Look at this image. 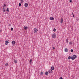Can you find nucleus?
<instances>
[{
    "mask_svg": "<svg viewBox=\"0 0 79 79\" xmlns=\"http://www.w3.org/2000/svg\"><path fill=\"white\" fill-rule=\"evenodd\" d=\"M0 32H2V30L1 29H0Z\"/></svg>",
    "mask_w": 79,
    "mask_h": 79,
    "instance_id": "2f4dec72",
    "label": "nucleus"
},
{
    "mask_svg": "<svg viewBox=\"0 0 79 79\" xmlns=\"http://www.w3.org/2000/svg\"><path fill=\"white\" fill-rule=\"evenodd\" d=\"M52 48L53 49H55V47H53V48Z\"/></svg>",
    "mask_w": 79,
    "mask_h": 79,
    "instance_id": "7c9ffc66",
    "label": "nucleus"
},
{
    "mask_svg": "<svg viewBox=\"0 0 79 79\" xmlns=\"http://www.w3.org/2000/svg\"><path fill=\"white\" fill-rule=\"evenodd\" d=\"M77 20H78L77 19Z\"/></svg>",
    "mask_w": 79,
    "mask_h": 79,
    "instance_id": "f704fd0d",
    "label": "nucleus"
},
{
    "mask_svg": "<svg viewBox=\"0 0 79 79\" xmlns=\"http://www.w3.org/2000/svg\"><path fill=\"white\" fill-rule=\"evenodd\" d=\"M32 59H31L30 60L29 63L30 64H31V63H32Z\"/></svg>",
    "mask_w": 79,
    "mask_h": 79,
    "instance_id": "4468645a",
    "label": "nucleus"
},
{
    "mask_svg": "<svg viewBox=\"0 0 79 79\" xmlns=\"http://www.w3.org/2000/svg\"><path fill=\"white\" fill-rule=\"evenodd\" d=\"M14 61L15 63H17V60H14Z\"/></svg>",
    "mask_w": 79,
    "mask_h": 79,
    "instance_id": "aec40b11",
    "label": "nucleus"
},
{
    "mask_svg": "<svg viewBox=\"0 0 79 79\" xmlns=\"http://www.w3.org/2000/svg\"><path fill=\"white\" fill-rule=\"evenodd\" d=\"M51 69L52 70H54L55 69V68L54 67H52L51 68Z\"/></svg>",
    "mask_w": 79,
    "mask_h": 79,
    "instance_id": "9b49d317",
    "label": "nucleus"
},
{
    "mask_svg": "<svg viewBox=\"0 0 79 79\" xmlns=\"http://www.w3.org/2000/svg\"><path fill=\"white\" fill-rule=\"evenodd\" d=\"M68 59H69V60H70V59L71 58V56H69L68 57Z\"/></svg>",
    "mask_w": 79,
    "mask_h": 79,
    "instance_id": "6ab92c4d",
    "label": "nucleus"
},
{
    "mask_svg": "<svg viewBox=\"0 0 79 79\" xmlns=\"http://www.w3.org/2000/svg\"><path fill=\"white\" fill-rule=\"evenodd\" d=\"M48 72L49 73H53V71L52 69H50L49 70Z\"/></svg>",
    "mask_w": 79,
    "mask_h": 79,
    "instance_id": "39448f33",
    "label": "nucleus"
},
{
    "mask_svg": "<svg viewBox=\"0 0 79 79\" xmlns=\"http://www.w3.org/2000/svg\"><path fill=\"white\" fill-rule=\"evenodd\" d=\"M77 58V56L76 55H73L71 57V59L72 60H74V59H76Z\"/></svg>",
    "mask_w": 79,
    "mask_h": 79,
    "instance_id": "f257e3e1",
    "label": "nucleus"
},
{
    "mask_svg": "<svg viewBox=\"0 0 79 79\" xmlns=\"http://www.w3.org/2000/svg\"><path fill=\"white\" fill-rule=\"evenodd\" d=\"M3 12H4L5 11V9L4 7H3Z\"/></svg>",
    "mask_w": 79,
    "mask_h": 79,
    "instance_id": "2eb2a0df",
    "label": "nucleus"
},
{
    "mask_svg": "<svg viewBox=\"0 0 79 79\" xmlns=\"http://www.w3.org/2000/svg\"><path fill=\"white\" fill-rule=\"evenodd\" d=\"M12 45H15L16 44V42L15 41H13L12 42Z\"/></svg>",
    "mask_w": 79,
    "mask_h": 79,
    "instance_id": "423d86ee",
    "label": "nucleus"
},
{
    "mask_svg": "<svg viewBox=\"0 0 79 79\" xmlns=\"http://www.w3.org/2000/svg\"><path fill=\"white\" fill-rule=\"evenodd\" d=\"M71 52H73V49H71Z\"/></svg>",
    "mask_w": 79,
    "mask_h": 79,
    "instance_id": "bb28decb",
    "label": "nucleus"
},
{
    "mask_svg": "<svg viewBox=\"0 0 79 79\" xmlns=\"http://www.w3.org/2000/svg\"><path fill=\"white\" fill-rule=\"evenodd\" d=\"M70 3H71L72 2V0H70Z\"/></svg>",
    "mask_w": 79,
    "mask_h": 79,
    "instance_id": "c756f323",
    "label": "nucleus"
},
{
    "mask_svg": "<svg viewBox=\"0 0 79 79\" xmlns=\"http://www.w3.org/2000/svg\"><path fill=\"white\" fill-rule=\"evenodd\" d=\"M56 29L55 28H54L53 30V31H54V32H56Z\"/></svg>",
    "mask_w": 79,
    "mask_h": 79,
    "instance_id": "f3484780",
    "label": "nucleus"
},
{
    "mask_svg": "<svg viewBox=\"0 0 79 79\" xmlns=\"http://www.w3.org/2000/svg\"><path fill=\"white\" fill-rule=\"evenodd\" d=\"M37 31H38V30L36 28H34V33H35L36 32H37Z\"/></svg>",
    "mask_w": 79,
    "mask_h": 79,
    "instance_id": "20e7f679",
    "label": "nucleus"
},
{
    "mask_svg": "<svg viewBox=\"0 0 79 79\" xmlns=\"http://www.w3.org/2000/svg\"><path fill=\"white\" fill-rule=\"evenodd\" d=\"M49 19H50V20H54V18L50 17Z\"/></svg>",
    "mask_w": 79,
    "mask_h": 79,
    "instance_id": "1a4fd4ad",
    "label": "nucleus"
},
{
    "mask_svg": "<svg viewBox=\"0 0 79 79\" xmlns=\"http://www.w3.org/2000/svg\"><path fill=\"white\" fill-rule=\"evenodd\" d=\"M19 6H21V4L20 3H19Z\"/></svg>",
    "mask_w": 79,
    "mask_h": 79,
    "instance_id": "a878e982",
    "label": "nucleus"
},
{
    "mask_svg": "<svg viewBox=\"0 0 79 79\" xmlns=\"http://www.w3.org/2000/svg\"><path fill=\"white\" fill-rule=\"evenodd\" d=\"M52 37L53 39H55L56 38V35L55 33H54L52 34Z\"/></svg>",
    "mask_w": 79,
    "mask_h": 79,
    "instance_id": "f03ea898",
    "label": "nucleus"
},
{
    "mask_svg": "<svg viewBox=\"0 0 79 79\" xmlns=\"http://www.w3.org/2000/svg\"><path fill=\"white\" fill-rule=\"evenodd\" d=\"M77 20H78L77 19Z\"/></svg>",
    "mask_w": 79,
    "mask_h": 79,
    "instance_id": "c9c22d12",
    "label": "nucleus"
},
{
    "mask_svg": "<svg viewBox=\"0 0 79 79\" xmlns=\"http://www.w3.org/2000/svg\"><path fill=\"white\" fill-rule=\"evenodd\" d=\"M59 79H63V78H62V77H60L59 78Z\"/></svg>",
    "mask_w": 79,
    "mask_h": 79,
    "instance_id": "c85d7f7f",
    "label": "nucleus"
},
{
    "mask_svg": "<svg viewBox=\"0 0 79 79\" xmlns=\"http://www.w3.org/2000/svg\"><path fill=\"white\" fill-rule=\"evenodd\" d=\"M1 23V22H0V24Z\"/></svg>",
    "mask_w": 79,
    "mask_h": 79,
    "instance_id": "72a5a7b5",
    "label": "nucleus"
},
{
    "mask_svg": "<svg viewBox=\"0 0 79 79\" xmlns=\"http://www.w3.org/2000/svg\"><path fill=\"white\" fill-rule=\"evenodd\" d=\"M24 5L25 7H27V6H28V4H27V3H25Z\"/></svg>",
    "mask_w": 79,
    "mask_h": 79,
    "instance_id": "0eeeda50",
    "label": "nucleus"
},
{
    "mask_svg": "<svg viewBox=\"0 0 79 79\" xmlns=\"http://www.w3.org/2000/svg\"><path fill=\"white\" fill-rule=\"evenodd\" d=\"M68 49L67 48H66L64 49V51L65 52H68Z\"/></svg>",
    "mask_w": 79,
    "mask_h": 79,
    "instance_id": "9d476101",
    "label": "nucleus"
},
{
    "mask_svg": "<svg viewBox=\"0 0 79 79\" xmlns=\"http://www.w3.org/2000/svg\"><path fill=\"white\" fill-rule=\"evenodd\" d=\"M66 42L67 43H68H68L69 42L68 41V39H66Z\"/></svg>",
    "mask_w": 79,
    "mask_h": 79,
    "instance_id": "4be33fe9",
    "label": "nucleus"
},
{
    "mask_svg": "<svg viewBox=\"0 0 79 79\" xmlns=\"http://www.w3.org/2000/svg\"><path fill=\"white\" fill-rule=\"evenodd\" d=\"M73 15L74 18V14H73Z\"/></svg>",
    "mask_w": 79,
    "mask_h": 79,
    "instance_id": "473e14b6",
    "label": "nucleus"
},
{
    "mask_svg": "<svg viewBox=\"0 0 79 79\" xmlns=\"http://www.w3.org/2000/svg\"><path fill=\"white\" fill-rule=\"evenodd\" d=\"M6 6V5L4 4V6L3 7H4V6Z\"/></svg>",
    "mask_w": 79,
    "mask_h": 79,
    "instance_id": "cd10ccee",
    "label": "nucleus"
},
{
    "mask_svg": "<svg viewBox=\"0 0 79 79\" xmlns=\"http://www.w3.org/2000/svg\"><path fill=\"white\" fill-rule=\"evenodd\" d=\"M23 0H21V2L22 3H23Z\"/></svg>",
    "mask_w": 79,
    "mask_h": 79,
    "instance_id": "393cba45",
    "label": "nucleus"
},
{
    "mask_svg": "<svg viewBox=\"0 0 79 79\" xmlns=\"http://www.w3.org/2000/svg\"><path fill=\"white\" fill-rule=\"evenodd\" d=\"M6 11H8V12H9V9L8 8H7V10H6Z\"/></svg>",
    "mask_w": 79,
    "mask_h": 79,
    "instance_id": "dca6fc26",
    "label": "nucleus"
},
{
    "mask_svg": "<svg viewBox=\"0 0 79 79\" xmlns=\"http://www.w3.org/2000/svg\"><path fill=\"white\" fill-rule=\"evenodd\" d=\"M28 28V27H27L24 26V29L25 30H27Z\"/></svg>",
    "mask_w": 79,
    "mask_h": 79,
    "instance_id": "6e6552de",
    "label": "nucleus"
},
{
    "mask_svg": "<svg viewBox=\"0 0 79 79\" xmlns=\"http://www.w3.org/2000/svg\"><path fill=\"white\" fill-rule=\"evenodd\" d=\"M9 40H7L5 42V45H8V43H9Z\"/></svg>",
    "mask_w": 79,
    "mask_h": 79,
    "instance_id": "7ed1b4c3",
    "label": "nucleus"
},
{
    "mask_svg": "<svg viewBox=\"0 0 79 79\" xmlns=\"http://www.w3.org/2000/svg\"><path fill=\"white\" fill-rule=\"evenodd\" d=\"M10 30H11V31H13V28L11 27L10 28Z\"/></svg>",
    "mask_w": 79,
    "mask_h": 79,
    "instance_id": "b1692460",
    "label": "nucleus"
},
{
    "mask_svg": "<svg viewBox=\"0 0 79 79\" xmlns=\"http://www.w3.org/2000/svg\"><path fill=\"white\" fill-rule=\"evenodd\" d=\"M63 18H61V21H60L61 23H63Z\"/></svg>",
    "mask_w": 79,
    "mask_h": 79,
    "instance_id": "f8f14e48",
    "label": "nucleus"
},
{
    "mask_svg": "<svg viewBox=\"0 0 79 79\" xmlns=\"http://www.w3.org/2000/svg\"><path fill=\"white\" fill-rule=\"evenodd\" d=\"M41 74L42 75H43V74H44V72H41Z\"/></svg>",
    "mask_w": 79,
    "mask_h": 79,
    "instance_id": "412c9836",
    "label": "nucleus"
},
{
    "mask_svg": "<svg viewBox=\"0 0 79 79\" xmlns=\"http://www.w3.org/2000/svg\"><path fill=\"white\" fill-rule=\"evenodd\" d=\"M69 44L70 45H72V42L71 41L69 42Z\"/></svg>",
    "mask_w": 79,
    "mask_h": 79,
    "instance_id": "5701e85b",
    "label": "nucleus"
},
{
    "mask_svg": "<svg viewBox=\"0 0 79 79\" xmlns=\"http://www.w3.org/2000/svg\"><path fill=\"white\" fill-rule=\"evenodd\" d=\"M8 63H6V64H5V66H8Z\"/></svg>",
    "mask_w": 79,
    "mask_h": 79,
    "instance_id": "a211bd4d",
    "label": "nucleus"
},
{
    "mask_svg": "<svg viewBox=\"0 0 79 79\" xmlns=\"http://www.w3.org/2000/svg\"><path fill=\"white\" fill-rule=\"evenodd\" d=\"M45 74V75H46V76H47V75H48V72H46Z\"/></svg>",
    "mask_w": 79,
    "mask_h": 79,
    "instance_id": "ddd939ff",
    "label": "nucleus"
}]
</instances>
